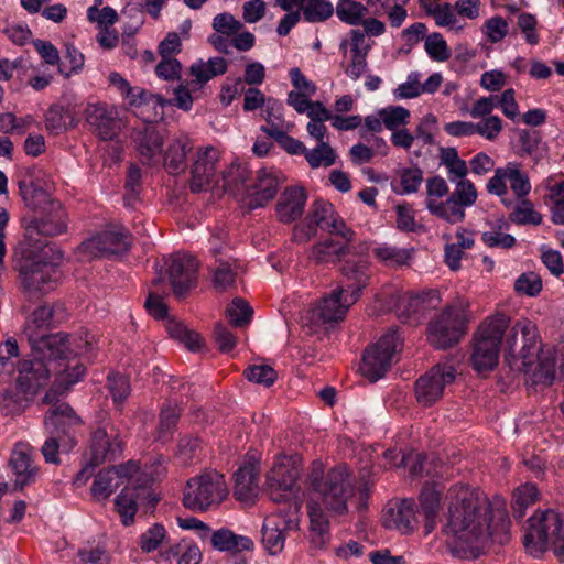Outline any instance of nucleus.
I'll return each mask as SVG.
<instances>
[{"label": "nucleus", "instance_id": "412c9836", "mask_svg": "<svg viewBox=\"0 0 564 564\" xmlns=\"http://www.w3.org/2000/svg\"><path fill=\"white\" fill-rule=\"evenodd\" d=\"M85 117L93 132L104 141L113 140L121 130L117 110L105 104L88 105Z\"/></svg>", "mask_w": 564, "mask_h": 564}, {"label": "nucleus", "instance_id": "7c9ffc66", "mask_svg": "<svg viewBox=\"0 0 564 564\" xmlns=\"http://www.w3.org/2000/svg\"><path fill=\"white\" fill-rule=\"evenodd\" d=\"M306 199L307 195L303 187H286L281 193L275 205V212L279 220L284 224H290L299 219L303 215Z\"/></svg>", "mask_w": 564, "mask_h": 564}, {"label": "nucleus", "instance_id": "052dcab7", "mask_svg": "<svg viewBox=\"0 0 564 564\" xmlns=\"http://www.w3.org/2000/svg\"><path fill=\"white\" fill-rule=\"evenodd\" d=\"M141 170L138 165L131 164L128 169L127 178H126V195L123 197L124 204L128 207H134L135 203L139 200V194L141 191Z\"/></svg>", "mask_w": 564, "mask_h": 564}, {"label": "nucleus", "instance_id": "49530a36", "mask_svg": "<svg viewBox=\"0 0 564 564\" xmlns=\"http://www.w3.org/2000/svg\"><path fill=\"white\" fill-rule=\"evenodd\" d=\"M539 499L538 487L525 484L513 491L512 516L520 521L525 516L527 508Z\"/></svg>", "mask_w": 564, "mask_h": 564}, {"label": "nucleus", "instance_id": "a19ab883", "mask_svg": "<svg viewBox=\"0 0 564 564\" xmlns=\"http://www.w3.org/2000/svg\"><path fill=\"white\" fill-rule=\"evenodd\" d=\"M19 192L25 206L32 210L41 208L48 202V195L41 186L35 185L31 176H24L18 182Z\"/></svg>", "mask_w": 564, "mask_h": 564}, {"label": "nucleus", "instance_id": "5701e85b", "mask_svg": "<svg viewBox=\"0 0 564 564\" xmlns=\"http://www.w3.org/2000/svg\"><path fill=\"white\" fill-rule=\"evenodd\" d=\"M297 527L296 518H286L282 510L267 518L262 524V543L264 549L271 554L276 555L284 549V531Z\"/></svg>", "mask_w": 564, "mask_h": 564}, {"label": "nucleus", "instance_id": "6e6d98bb", "mask_svg": "<svg viewBox=\"0 0 564 564\" xmlns=\"http://www.w3.org/2000/svg\"><path fill=\"white\" fill-rule=\"evenodd\" d=\"M420 303L415 295H404L400 297L395 305V313L399 319L403 323H420L423 318Z\"/></svg>", "mask_w": 564, "mask_h": 564}, {"label": "nucleus", "instance_id": "c756f323", "mask_svg": "<svg viewBox=\"0 0 564 564\" xmlns=\"http://www.w3.org/2000/svg\"><path fill=\"white\" fill-rule=\"evenodd\" d=\"M280 180L275 172L265 169L258 171L256 183L250 185L248 207L256 209L271 202L279 189Z\"/></svg>", "mask_w": 564, "mask_h": 564}, {"label": "nucleus", "instance_id": "3c124183", "mask_svg": "<svg viewBox=\"0 0 564 564\" xmlns=\"http://www.w3.org/2000/svg\"><path fill=\"white\" fill-rule=\"evenodd\" d=\"M170 336L184 345L189 350H198L202 347L203 340L199 334L187 328L182 322L170 321L166 325Z\"/></svg>", "mask_w": 564, "mask_h": 564}, {"label": "nucleus", "instance_id": "de8ad7c7", "mask_svg": "<svg viewBox=\"0 0 564 564\" xmlns=\"http://www.w3.org/2000/svg\"><path fill=\"white\" fill-rule=\"evenodd\" d=\"M77 444V440L73 438H65L61 440L54 435H50V437L46 438L44 444L41 447V454L44 457L45 463L53 464V465H59L61 458L59 453L61 452H69L72 451Z\"/></svg>", "mask_w": 564, "mask_h": 564}, {"label": "nucleus", "instance_id": "7ed1b4c3", "mask_svg": "<svg viewBox=\"0 0 564 564\" xmlns=\"http://www.w3.org/2000/svg\"><path fill=\"white\" fill-rule=\"evenodd\" d=\"M48 246L20 243L15 250L14 269L21 292L28 297H39L52 291L57 282V268L48 260Z\"/></svg>", "mask_w": 564, "mask_h": 564}, {"label": "nucleus", "instance_id": "b1692460", "mask_svg": "<svg viewBox=\"0 0 564 564\" xmlns=\"http://www.w3.org/2000/svg\"><path fill=\"white\" fill-rule=\"evenodd\" d=\"M381 522L386 529L397 530L401 534L413 533L419 524L415 516V502L404 499L390 505L383 510Z\"/></svg>", "mask_w": 564, "mask_h": 564}, {"label": "nucleus", "instance_id": "a878e982", "mask_svg": "<svg viewBox=\"0 0 564 564\" xmlns=\"http://www.w3.org/2000/svg\"><path fill=\"white\" fill-rule=\"evenodd\" d=\"M133 138L142 164L152 166L161 161L163 134L154 123H145L134 129Z\"/></svg>", "mask_w": 564, "mask_h": 564}, {"label": "nucleus", "instance_id": "ea45409f", "mask_svg": "<svg viewBox=\"0 0 564 564\" xmlns=\"http://www.w3.org/2000/svg\"><path fill=\"white\" fill-rule=\"evenodd\" d=\"M138 487H142V485H138ZM135 490L137 486L133 488L126 486L115 499L116 511L119 513L123 525H130L134 522V516L138 511Z\"/></svg>", "mask_w": 564, "mask_h": 564}, {"label": "nucleus", "instance_id": "c9c22d12", "mask_svg": "<svg viewBox=\"0 0 564 564\" xmlns=\"http://www.w3.org/2000/svg\"><path fill=\"white\" fill-rule=\"evenodd\" d=\"M251 171L245 164L231 163V165L221 173L223 188L234 195L249 193L250 185L247 184Z\"/></svg>", "mask_w": 564, "mask_h": 564}, {"label": "nucleus", "instance_id": "774afa93", "mask_svg": "<svg viewBox=\"0 0 564 564\" xmlns=\"http://www.w3.org/2000/svg\"><path fill=\"white\" fill-rule=\"evenodd\" d=\"M108 389L115 403H122L130 394L129 379L120 373L108 376Z\"/></svg>", "mask_w": 564, "mask_h": 564}, {"label": "nucleus", "instance_id": "4d7b16f0", "mask_svg": "<svg viewBox=\"0 0 564 564\" xmlns=\"http://www.w3.org/2000/svg\"><path fill=\"white\" fill-rule=\"evenodd\" d=\"M304 156L312 169L328 167L336 162V153L327 142H321L312 150H305Z\"/></svg>", "mask_w": 564, "mask_h": 564}, {"label": "nucleus", "instance_id": "dca6fc26", "mask_svg": "<svg viewBox=\"0 0 564 564\" xmlns=\"http://www.w3.org/2000/svg\"><path fill=\"white\" fill-rule=\"evenodd\" d=\"M119 431L111 423H105L91 432L88 459L90 467L116 460L122 453Z\"/></svg>", "mask_w": 564, "mask_h": 564}, {"label": "nucleus", "instance_id": "473e14b6", "mask_svg": "<svg viewBox=\"0 0 564 564\" xmlns=\"http://www.w3.org/2000/svg\"><path fill=\"white\" fill-rule=\"evenodd\" d=\"M212 546L219 552L240 553L253 549V541L246 535L236 534L227 528L216 530L210 535Z\"/></svg>", "mask_w": 564, "mask_h": 564}, {"label": "nucleus", "instance_id": "864d4df0", "mask_svg": "<svg viewBox=\"0 0 564 564\" xmlns=\"http://www.w3.org/2000/svg\"><path fill=\"white\" fill-rule=\"evenodd\" d=\"M542 215L534 209L533 204L524 198H521L509 214V220L517 225L536 226L542 223Z\"/></svg>", "mask_w": 564, "mask_h": 564}, {"label": "nucleus", "instance_id": "4468645a", "mask_svg": "<svg viewBox=\"0 0 564 564\" xmlns=\"http://www.w3.org/2000/svg\"><path fill=\"white\" fill-rule=\"evenodd\" d=\"M456 370L454 366L437 364L415 381V398L423 406H431L442 399L444 389L454 382Z\"/></svg>", "mask_w": 564, "mask_h": 564}, {"label": "nucleus", "instance_id": "ddd939ff", "mask_svg": "<svg viewBox=\"0 0 564 564\" xmlns=\"http://www.w3.org/2000/svg\"><path fill=\"white\" fill-rule=\"evenodd\" d=\"M56 369H59L56 362H51L47 356H41L32 350L31 358L23 359L18 365L17 384L23 393L35 398L48 383L51 373L56 377Z\"/></svg>", "mask_w": 564, "mask_h": 564}, {"label": "nucleus", "instance_id": "f3484780", "mask_svg": "<svg viewBox=\"0 0 564 564\" xmlns=\"http://www.w3.org/2000/svg\"><path fill=\"white\" fill-rule=\"evenodd\" d=\"M131 247V235L124 228L104 230L83 241L79 251L90 258H101L127 252Z\"/></svg>", "mask_w": 564, "mask_h": 564}, {"label": "nucleus", "instance_id": "2f4dec72", "mask_svg": "<svg viewBox=\"0 0 564 564\" xmlns=\"http://www.w3.org/2000/svg\"><path fill=\"white\" fill-rule=\"evenodd\" d=\"M193 149V144L187 135L175 138L167 147L163 161L165 170L173 175H178L186 170L187 153Z\"/></svg>", "mask_w": 564, "mask_h": 564}, {"label": "nucleus", "instance_id": "39448f33", "mask_svg": "<svg viewBox=\"0 0 564 564\" xmlns=\"http://www.w3.org/2000/svg\"><path fill=\"white\" fill-rule=\"evenodd\" d=\"M510 326V317L497 313L486 318L473 338L470 361L477 372L491 371L498 365L502 337Z\"/></svg>", "mask_w": 564, "mask_h": 564}, {"label": "nucleus", "instance_id": "69168bd1", "mask_svg": "<svg viewBox=\"0 0 564 564\" xmlns=\"http://www.w3.org/2000/svg\"><path fill=\"white\" fill-rule=\"evenodd\" d=\"M165 535V528L160 523H154L140 535L139 545L145 553L153 552L162 544Z\"/></svg>", "mask_w": 564, "mask_h": 564}, {"label": "nucleus", "instance_id": "e2e57ef3", "mask_svg": "<svg viewBox=\"0 0 564 564\" xmlns=\"http://www.w3.org/2000/svg\"><path fill=\"white\" fill-rule=\"evenodd\" d=\"M441 499L442 491L433 484H425L419 496L422 513H438Z\"/></svg>", "mask_w": 564, "mask_h": 564}, {"label": "nucleus", "instance_id": "58836bf2", "mask_svg": "<svg viewBox=\"0 0 564 564\" xmlns=\"http://www.w3.org/2000/svg\"><path fill=\"white\" fill-rule=\"evenodd\" d=\"M182 414V408L178 404L177 400L169 401L164 404L160 411L159 415V426L156 440L161 442H166L170 440L174 429L177 425V422Z\"/></svg>", "mask_w": 564, "mask_h": 564}, {"label": "nucleus", "instance_id": "0e129e2a", "mask_svg": "<svg viewBox=\"0 0 564 564\" xmlns=\"http://www.w3.org/2000/svg\"><path fill=\"white\" fill-rule=\"evenodd\" d=\"M425 51L436 62H445L451 57V52L441 33L434 32L426 36Z\"/></svg>", "mask_w": 564, "mask_h": 564}, {"label": "nucleus", "instance_id": "8fccbe9b", "mask_svg": "<svg viewBox=\"0 0 564 564\" xmlns=\"http://www.w3.org/2000/svg\"><path fill=\"white\" fill-rule=\"evenodd\" d=\"M301 11L306 22L318 23L329 19L334 13L330 2L325 0H304Z\"/></svg>", "mask_w": 564, "mask_h": 564}, {"label": "nucleus", "instance_id": "c03bdc74", "mask_svg": "<svg viewBox=\"0 0 564 564\" xmlns=\"http://www.w3.org/2000/svg\"><path fill=\"white\" fill-rule=\"evenodd\" d=\"M299 478L295 467L286 464H275L269 471L267 480L271 486L282 488L284 491H293Z\"/></svg>", "mask_w": 564, "mask_h": 564}, {"label": "nucleus", "instance_id": "f03ea898", "mask_svg": "<svg viewBox=\"0 0 564 564\" xmlns=\"http://www.w3.org/2000/svg\"><path fill=\"white\" fill-rule=\"evenodd\" d=\"M505 361L511 371L522 373L525 384L545 386L555 378V357L543 350L536 326L529 319L517 321L506 336Z\"/></svg>", "mask_w": 564, "mask_h": 564}, {"label": "nucleus", "instance_id": "cd10ccee", "mask_svg": "<svg viewBox=\"0 0 564 564\" xmlns=\"http://www.w3.org/2000/svg\"><path fill=\"white\" fill-rule=\"evenodd\" d=\"M367 243H361L356 250L352 247V253H360V257L357 260L347 259L344 261L340 271L347 280L351 281L352 284L348 285V289H351L349 294L350 303L357 302L360 297L361 291L366 288L369 279L368 270L369 262L367 258L364 257V253L368 251Z\"/></svg>", "mask_w": 564, "mask_h": 564}, {"label": "nucleus", "instance_id": "680f3d73", "mask_svg": "<svg viewBox=\"0 0 564 564\" xmlns=\"http://www.w3.org/2000/svg\"><path fill=\"white\" fill-rule=\"evenodd\" d=\"M383 126L394 131L409 122L410 111L402 106H389L379 111Z\"/></svg>", "mask_w": 564, "mask_h": 564}, {"label": "nucleus", "instance_id": "f704fd0d", "mask_svg": "<svg viewBox=\"0 0 564 564\" xmlns=\"http://www.w3.org/2000/svg\"><path fill=\"white\" fill-rule=\"evenodd\" d=\"M259 473L253 465L240 467L235 473L234 496L243 502L253 501L258 495Z\"/></svg>", "mask_w": 564, "mask_h": 564}, {"label": "nucleus", "instance_id": "9b49d317", "mask_svg": "<svg viewBox=\"0 0 564 564\" xmlns=\"http://www.w3.org/2000/svg\"><path fill=\"white\" fill-rule=\"evenodd\" d=\"M53 308L42 305L35 308L29 316L24 326V335L31 346V350L41 356L53 354L63 344L62 333L46 334L52 324Z\"/></svg>", "mask_w": 564, "mask_h": 564}, {"label": "nucleus", "instance_id": "79ce46f5", "mask_svg": "<svg viewBox=\"0 0 564 564\" xmlns=\"http://www.w3.org/2000/svg\"><path fill=\"white\" fill-rule=\"evenodd\" d=\"M34 400L33 395L23 393L19 387L15 390H8L0 397V411L4 415L22 413Z\"/></svg>", "mask_w": 564, "mask_h": 564}, {"label": "nucleus", "instance_id": "f257e3e1", "mask_svg": "<svg viewBox=\"0 0 564 564\" xmlns=\"http://www.w3.org/2000/svg\"><path fill=\"white\" fill-rule=\"evenodd\" d=\"M446 509L441 533L453 545V552L477 557L489 540L503 544L509 536V519L505 510H495L500 531L489 523L491 505L476 488L467 485H453L445 496Z\"/></svg>", "mask_w": 564, "mask_h": 564}, {"label": "nucleus", "instance_id": "4be33fe9", "mask_svg": "<svg viewBox=\"0 0 564 564\" xmlns=\"http://www.w3.org/2000/svg\"><path fill=\"white\" fill-rule=\"evenodd\" d=\"M218 160L219 153L213 147L197 153V158L191 169L189 187L192 192L206 191L212 183L215 182L217 184L219 182V178L216 176Z\"/></svg>", "mask_w": 564, "mask_h": 564}, {"label": "nucleus", "instance_id": "6e6552de", "mask_svg": "<svg viewBox=\"0 0 564 564\" xmlns=\"http://www.w3.org/2000/svg\"><path fill=\"white\" fill-rule=\"evenodd\" d=\"M564 552V527L555 511L546 509L536 511L528 519L523 543L528 552L534 556L542 554L549 543Z\"/></svg>", "mask_w": 564, "mask_h": 564}, {"label": "nucleus", "instance_id": "6ab92c4d", "mask_svg": "<svg viewBox=\"0 0 564 564\" xmlns=\"http://www.w3.org/2000/svg\"><path fill=\"white\" fill-rule=\"evenodd\" d=\"M139 470L140 465L134 460L100 470L93 482L91 495L95 499H107L121 485L133 478Z\"/></svg>", "mask_w": 564, "mask_h": 564}, {"label": "nucleus", "instance_id": "9d476101", "mask_svg": "<svg viewBox=\"0 0 564 564\" xmlns=\"http://www.w3.org/2000/svg\"><path fill=\"white\" fill-rule=\"evenodd\" d=\"M402 341L397 329H389L377 343L369 346L359 367L362 377L370 382L381 379L391 368L393 358L401 350Z\"/></svg>", "mask_w": 564, "mask_h": 564}, {"label": "nucleus", "instance_id": "a18cd8bd", "mask_svg": "<svg viewBox=\"0 0 564 564\" xmlns=\"http://www.w3.org/2000/svg\"><path fill=\"white\" fill-rule=\"evenodd\" d=\"M213 253L217 257L220 253L218 248H213ZM214 286L219 291H226L235 285L237 271L229 261L216 258V265L213 269Z\"/></svg>", "mask_w": 564, "mask_h": 564}, {"label": "nucleus", "instance_id": "13d9d810", "mask_svg": "<svg viewBox=\"0 0 564 564\" xmlns=\"http://www.w3.org/2000/svg\"><path fill=\"white\" fill-rule=\"evenodd\" d=\"M283 105L276 99H269L265 108L267 126L261 127V131L270 137L275 135V131H282L284 127Z\"/></svg>", "mask_w": 564, "mask_h": 564}, {"label": "nucleus", "instance_id": "09e8293b", "mask_svg": "<svg viewBox=\"0 0 564 564\" xmlns=\"http://www.w3.org/2000/svg\"><path fill=\"white\" fill-rule=\"evenodd\" d=\"M368 13V8L355 0H338L336 14L338 19L348 25H359Z\"/></svg>", "mask_w": 564, "mask_h": 564}, {"label": "nucleus", "instance_id": "0eeeda50", "mask_svg": "<svg viewBox=\"0 0 564 564\" xmlns=\"http://www.w3.org/2000/svg\"><path fill=\"white\" fill-rule=\"evenodd\" d=\"M225 476L209 469L187 480L183 505L192 511H208L217 508L228 496Z\"/></svg>", "mask_w": 564, "mask_h": 564}, {"label": "nucleus", "instance_id": "bb28decb", "mask_svg": "<svg viewBox=\"0 0 564 564\" xmlns=\"http://www.w3.org/2000/svg\"><path fill=\"white\" fill-rule=\"evenodd\" d=\"M9 465L14 475V490H23L40 477V467L34 463L26 445H19L12 451Z\"/></svg>", "mask_w": 564, "mask_h": 564}, {"label": "nucleus", "instance_id": "a211bd4d", "mask_svg": "<svg viewBox=\"0 0 564 564\" xmlns=\"http://www.w3.org/2000/svg\"><path fill=\"white\" fill-rule=\"evenodd\" d=\"M54 399L52 408L46 412L44 426L50 434L61 438L76 440V432L83 425L82 419L67 403H56L58 397Z\"/></svg>", "mask_w": 564, "mask_h": 564}, {"label": "nucleus", "instance_id": "2eb2a0df", "mask_svg": "<svg viewBox=\"0 0 564 564\" xmlns=\"http://www.w3.org/2000/svg\"><path fill=\"white\" fill-rule=\"evenodd\" d=\"M173 294L184 299L197 285L198 261L192 254L176 252L165 261Z\"/></svg>", "mask_w": 564, "mask_h": 564}, {"label": "nucleus", "instance_id": "bf43d9fd", "mask_svg": "<svg viewBox=\"0 0 564 564\" xmlns=\"http://www.w3.org/2000/svg\"><path fill=\"white\" fill-rule=\"evenodd\" d=\"M226 314L234 327H243L250 323L253 310L246 300L235 297L228 305Z\"/></svg>", "mask_w": 564, "mask_h": 564}, {"label": "nucleus", "instance_id": "423d86ee", "mask_svg": "<svg viewBox=\"0 0 564 564\" xmlns=\"http://www.w3.org/2000/svg\"><path fill=\"white\" fill-rule=\"evenodd\" d=\"M467 308L468 302L457 299L436 314L426 327L429 344L438 350L456 346L467 333Z\"/></svg>", "mask_w": 564, "mask_h": 564}, {"label": "nucleus", "instance_id": "e433bc0d", "mask_svg": "<svg viewBox=\"0 0 564 564\" xmlns=\"http://www.w3.org/2000/svg\"><path fill=\"white\" fill-rule=\"evenodd\" d=\"M521 155L530 156L534 163L547 158L549 147L543 141L542 133L538 130H521L519 133Z\"/></svg>", "mask_w": 564, "mask_h": 564}, {"label": "nucleus", "instance_id": "c85d7f7f", "mask_svg": "<svg viewBox=\"0 0 564 564\" xmlns=\"http://www.w3.org/2000/svg\"><path fill=\"white\" fill-rule=\"evenodd\" d=\"M344 292L345 290L339 288L334 290L328 296L324 297L312 311L313 319L321 324H329L341 321L345 317L349 306L354 304L350 303L349 295L345 296L343 301Z\"/></svg>", "mask_w": 564, "mask_h": 564}, {"label": "nucleus", "instance_id": "1a4fd4ad", "mask_svg": "<svg viewBox=\"0 0 564 564\" xmlns=\"http://www.w3.org/2000/svg\"><path fill=\"white\" fill-rule=\"evenodd\" d=\"M321 502L329 512L343 516L348 512L347 502L355 495V487L346 466L332 468L319 482H314Z\"/></svg>", "mask_w": 564, "mask_h": 564}, {"label": "nucleus", "instance_id": "603ef678", "mask_svg": "<svg viewBox=\"0 0 564 564\" xmlns=\"http://www.w3.org/2000/svg\"><path fill=\"white\" fill-rule=\"evenodd\" d=\"M200 451V441L198 437L193 435H184L180 437L177 442L174 456L178 464L188 465L198 457Z\"/></svg>", "mask_w": 564, "mask_h": 564}, {"label": "nucleus", "instance_id": "37998d69", "mask_svg": "<svg viewBox=\"0 0 564 564\" xmlns=\"http://www.w3.org/2000/svg\"><path fill=\"white\" fill-rule=\"evenodd\" d=\"M411 249L398 248L387 243L373 249L375 258L386 267L408 265L411 259Z\"/></svg>", "mask_w": 564, "mask_h": 564}, {"label": "nucleus", "instance_id": "338daca9", "mask_svg": "<svg viewBox=\"0 0 564 564\" xmlns=\"http://www.w3.org/2000/svg\"><path fill=\"white\" fill-rule=\"evenodd\" d=\"M246 378L264 387L272 386L276 380V371L269 365H254L245 370Z\"/></svg>", "mask_w": 564, "mask_h": 564}, {"label": "nucleus", "instance_id": "aec40b11", "mask_svg": "<svg viewBox=\"0 0 564 564\" xmlns=\"http://www.w3.org/2000/svg\"><path fill=\"white\" fill-rule=\"evenodd\" d=\"M308 223L315 228L319 227L329 234L338 235L348 242H352L355 232L337 215L333 204L324 199H316L307 216Z\"/></svg>", "mask_w": 564, "mask_h": 564}, {"label": "nucleus", "instance_id": "72a5a7b5", "mask_svg": "<svg viewBox=\"0 0 564 564\" xmlns=\"http://www.w3.org/2000/svg\"><path fill=\"white\" fill-rule=\"evenodd\" d=\"M311 530L313 536L311 543L314 547L324 549L329 542V521L324 511V506L318 501L307 503Z\"/></svg>", "mask_w": 564, "mask_h": 564}, {"label": "nucleus", "instance_id": "20e7f679", "mask_svg": "<svg viewBox=\"0 0 564 564\" xmlns=\"http://www.w3.org/2000/svg\"><path fill=\"white\" fill-rule=\"evenodd\" d=\"M63 344L54 349L53 354H47L51 362H56L59 369H56V380L50 390L43 397V403H51L57 394L66 393L85 375V366L75 361L77 356L88 354L93 349V344L88 339V334L83 337L69 336L62 333Z\"/></svg>", "mask_w": 564, "mask_h": 564}, {"label": "nucleus", "instance_id": "4c0bfd02", "mask_svg": "<svg viewBox=\"0 0 564 564\" xmlns=\"http://www.w3.org/2000/svg\"><path fill=\"white\" fill-rule=\"evenodd\" d=\"M351 242L340 243L332 238L316 243L311 251V258L316 262H329L340 260L341 257L352 253Z\"/></svg>", "mask_w": 564, "mask_h": 564}, {"label": "nucleus", "instance_id": "f8f14e48", "mask_svg": "<svg viewBox=\"0 0 564 564\" xmlns=\"http://www.w3.org/2000/svg\"><path fill=\"white\" fill-rule=\"evenodd\" d=\"M455 189L444 203H427V210L446 223H462L466 217V208L471 207L478 197L474 183L469 180L454 182Z\"/></svg>", "mask_w": 564, "mask_h": 564}, {"label": "nucleus", "instance_id": "5fc2aeb1", "mask_svg": "<svg viewBox=\"0 0 564 564\" xmlns=\"http://www.w3.org/2000/svg\"><path fill=\"white\" fill-rule=\"evenodd\" d=\"M508 181L516 197L524 198L531 191L529 176L520 169V164L509 162L507 164Z\"/></svg>", "mask_w": 564, "mask_h": 564}, {"label": "nucleus", "instance_id": "393cba45", "mask_svg": "<svg viewBox=\"0 0 564 564\" xmlns=\"http://www.w3.org/2000/svg\"><path fill=\"white\" fill-rule=\"evenodd\" d=\"M24 239L20 243H33L36 246H45L37 236L55 237L64 234L67 229V224L62 210L46 214L40 218L30 219L24 226Z\"/></svg>", "mask_w": 564, "mask_h": 564}]
</instances>
